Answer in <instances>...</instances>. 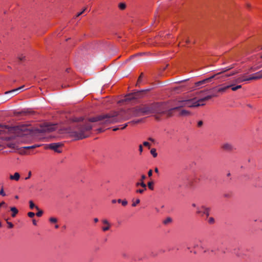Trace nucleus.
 Instances as JSON below:
<instances>
[{"label":"nucleus","instance_id":"f257e3e1","mask_svg":"<svg viewBox=\"0 0 262 262\" xmlns=\"http://www.w3.org/2000/svg\"><path fill=\"white\" fill-rule=\"evenodd\" d=\"M119 114L114 112L109 114H101L87 120L82 118H76L74 121L78 122L74 128L69 131L70 136L75 137L77 140L83 139L87 138L90 134L93 126L92 122H98L100 125H105L120 122L118 118Z\"/></svg>","mask_w":262,"mask_h":262},{"label":"nucleus","instance_id":"f03ea898","mask_svg":"<svg viewBox=\"0 0 262 262\" xmlns=\"http://www.w3.org/2000/svg\"><path fill=\"white\" fill-rule=\"evenodd\" d=\"M162 103H155L150 104H142L133 107L125 112L124 116L121 117L119 114L118 118L121 121V119L126 120L133 117H139L140 116L148 115L152 113L159 114L162 113Z\"/></svg>","mask_w":262,"mask_h":262},{"label":"nucleus","instance_id":"7ed1b4c3","mask_svg":"<svg viewBox=\"0 0 262 262\" xmlns=\"http://www.w3.org/2000/svg\"><path fill=\"white\" fill-rule=\"evenodd\" d=\"M31 130V127L26 124L14 126L0 124V134H12L16 136H23L30 134Z\"/></svg>","mask_w":262,"mask_h":262},{"label":"nucleus","instance_id":"20e7f679","mask_svg":"<svg viewBox=\"0 0 262 262\" xmlns=\"http://www.w3.org/2000/svg\"><path fill=\"white\" fill-rule=\"evenodd\" d=\"M185 105L188 107H195L205 105L204 103H200L199 99L196 97L185 99Z\"/></svg>","mask_w":262,"mask_h":262},{"label":"nucleus","instance_id":"39448f33","mask_svg":"<svg viewBox=\"0 0 262 262\" xmlns=\"http://www.w3.org/2000/svg\"><path fill=\"white\" fill-rule=\"evenodd\" d=\"M178 107H173L168 110H166L164 108L163 104H162V110L163 111L162 113H159L160 115H166L167 117H169L172 116L173 112L175 110H178Z\"/></svg>","mask_w":262,"mask_h":262},{"label":"nucleus","instance_id":"423d86ee","mask_svg":"<svg viewBox=\"0 0 262 262\" xmlns=\"http://www.w3.org/2000/svg\"><path fill=\"white\" fill-rule=\"evenodd\" d=\"M62 144L60 142L53 143L49 144L48 147L51 149L54 150L55 151L60 153L61 151L59 149V148L62 146Z\"/></svg>","mask_w":262,"mask_h":262},{"label":"nucleus","instance_id":"0eeeda50","mask_svg":"<svg viewBox=\"0 0 262 262\" xmlns=\"http://www.w3.org/2000/svg\"><path fill=\"white\" fill-rule=\"evenodd\" d=\"M56 129L55 124H46L41 129L42 132H51Z\"/></svg>","mask_w":262,"mask_h":262},{"label":"nucleus","instance_id":"6e6552de","mask_svg":"<svg viewBox=\"0 0 262 262\" xmlns=\"http://www.w3.org/2000/svg\"><path fill=\"white\" fill-rule=\"evenodd\" d=\"M136 186L137 187H142V188H139V189H137L136 190V192L137 193H143L145 190H146V185L145 183H144L143 181H141V182H138L136 184Z\"/></svg>","mask_w":262,"mask_h":262},{"label":"nucleus","instance_id":"1a4fd4ad","mask_svg":"<svg viewBox=\"0 0 262 262\" xmlns=\"http://www.w3.org/2000/svg\"><path fill=\"white\" fill-rule=\"evenodd\" d=\"M262 78V70L254 73L248 78L250 80H257Z\"/></svg>","mask_w":262,"mask_h":262},{"label":"nucleus","instance_id":"9d476101","mask_svg":"<svg viewBox=\"0 0 262 262\" xmlns=\"http://www.w3.org/2000/svg\"><path fill=\"white\" fill-rule=\"evenodd\" d=\"M216 75H214L208 78H206V79H205L204 80H202L201 81H198L197 82L195 83V86H200L202 84H205L207 82H210L211 81V80L212 79H213V78L215 77V76H216Z\"/></svg>","mask_w":262,"mask_h":262},{"label":"nucleus","instance_id":"9b49d317","mask_svg":"<svg viewBox=\"0 0 262 262\" xmlns=\"http://www.w3.org/2000/svg\"><path fill=\"white\" fill-rule=\"evenodd\" d=\"M222 148L224 150L227 151H232L234 149L233 146L232 144L228 143H224L222 146Z\"/></svg>","mask_w":262,"mask_h":262},{"label":"nucleus","instance_id":"f8f14e48","mask_svg":"<svg viewBox=\"0 0 262 262\" xmlns=\"http://www.w3.org/2000/svg\"><path fill=\"white\" fill-rule=\"evenodd\" d=\"M148 90H141L139 91H137L135 92H134V95L135 99H139L143 96V94L145 92L147 91Z\"/></svg>","mask_w":262,"mask_h":262},{"label":"nucleus","instance_id":"ddd939ff","mask_svg":"<svg viewBox=\"0 0 262 262\" xmlns=\"http://www.w3.org/2000/svg\"><path fill=\"white\" fill-rule=\"evenodd\" d=\"M217 95L215 94H211L210 95H208L203 98H201L199 99V101H200V103H203V102L205 101L211 99L213 97H216Z\"/></svg>","mask_w":262,"mask_h":262},{"label":"nucleus","instance_id":"4468645a","mask_svg":"<svg viewBox=\"0 0 262 262\" xmlns=\"http://www.w3.org/2000/svg\"><path fill=\"white\" fill-rule=\"evenodd\" d=\"M203 207H205V206H201V207H197L196 209V214L202 216L204 215V208H203Z\"/></svg>","mask_w":262,"mask_h":262},{"label":"nucleus","instance_id":"2eb2a0df","mask_svg":"<svg viewBox=\"0 0 262 262\" xmlns=\"http://www.w3.org/2000/svg\"><path fill=\"white\" fill-rule=\"evenodd\" d=\"M185 101H186L185 99L179 101L177 103V106H176L175 107H178V110H179L181 107H186V105H185Z\"/></svg>","mask_w":262,"mask_h":262},{"label":"nucleus","instance_id":"dca6fc26","mask_svg":"<svg viewBox=\"0 0 262 262\" xmlns=\"http://www.w3.org/2000/svg\"><path fill=\"white\" fill-rule=\"evenodd\" d=\"M244 76L239 77L238 78H237V79H236L234 80V82L235 83H241V82H244V81L250 80V79H248V78H244Z\"/></svg>","mask_w":262,"mask_h":262},{"label":"nucleus","instance_id":"f3484780","mask_svg":"<svg viewBox=\"0 0 262 262\" xmlns=\"http://www.w3.org/2000/svg\"><path fill=\"white\" fill-rule=\"evenodd\" d=\"M134 99H135L134 95L133 93H130V94H127L125 96V99H124V100L125 101H131V100H134Z\"/></svg>","mask_w":262,"mask_h":262},{"label":"nucleus","instance_id":"a211bd4d","mask_svg":"<svg viewBox=\"0 0 262 262\" xmlns=\"http://www.w3.org/2000/svg\"><path fill=\"white\" fill-rule=\"evenodd\" d=\"M24 88V85L21 86L18 88L13 89L11 91L7 92L5 93V94H8V93H15V94H17L19 91L22 90Z\"/></svg>","mask_w":262,"mask_h":262},{"label":"nucleus","instance_id":"6ab92c4d","mask_svg":"<svg viewBox=\"0 0 262 262\" xmlns=\"http://www.w3.org/2000/svg\"><path fill=\"white\" fill-rule=\"evenodd\" d=\"M233 85V84H231V85H227V86H224L223 88H219L217 90V92H219V93H223V92H225V91L226 90H227L229 88H231Z\"/></svg>","mask_w":262,"mask_h":262},{"label":"nucleus","instance_id":"aec40b11","mask_svg":"<svg viewBox=\"0 0 262 262\" xmlns=\"http://www.w3.org/2000/svg\"><path fill=\"white\" fill-rule=\"evenodd\" d=\"M10 210L12 212L11 216L13 217H14L18 212L17 209L15 207H11Z\"/></svg>","mask_w":262,"mask_h":262},{"label":"nucleus","instance_id":"412c9836","mask_svg":"<svg viewBox=\"0 0 262 262\" xmlns=\"http://www.w3.org/2000/svg\"><path fill=\"white\" fill-rule=\"evenodd\" d=\"M190 115V112L185 110H182L180 111L179 115L182 116H188Z\"/></svg>","mask_w":262,"mask_h":262},{"label":"nucleus","instance_id":"4be33fe9","mask_svg":"<svg viewBox=\"0 0 262 262\" xmlns=\"http://www.w3.org/2000/svg\"><path fill=\"white\" fill-rule=\"evenodd\" d=\"M203 208H204V211H203V213H204V215H206L207 217L209 216V211H210V208H208V207H203Z\"/></svg>","mask_w":262,"mask_h":262},{"label":"nucleus","instance_id":"5701e85b","mask_svg":"<svg viewBox=\"0 0 262 262\" xmlns=\"http://www.w3.org/2000/svg\"><path fill=\"white\" fill-rule=\"evenodd\" d=\"M29 204H30V208L31 209H33V208H35L36 209V210H39L38 207L37 206H35L32 201H29Z\"/></svg>","mask_w":262,"mask_h":262},{"label":"nucleus","instance_id":"b1692460","mask_svg":"<svg viewBox=\"0 0 262 262\" xmlns=\"http://www.w3.org/2000/svg\"><path fill=\"white\" fill-rule=\"evenodd\" d=\"M150 152V154L152 155V156L154 158H156V157H157L158 154L157 153L156 148H152V149H151Z\"/></svg>","mask_w":262,"mask_h":262},{"label":"nucleus","instance_id":"393cba45","mask_svg":"<svg viewBox=\"0 0 262 262\" xmlns=\"http://www.w3.org/2000/svg\"><path fill=\"white\" fill-rule=\"evenodd\" d=\"M154 184H155L154 181H149L147 184V185H148V188L150 190H153Z\"/></svg>","mask_w":262,"mask_h":262},{"label":"nucleus","instance_id":"a878e982","mask_svg":"<svg viewBox=\"0 0 262 262\" xmlns=\"http://www.w3.org/2000/svg\"><path fill=\"white\" fill-rule=\"evenodd\" d=\"M172 222V219L170 217H167L164 221H163V223L164 224H167L168 223H170Z\"/></svg>","mask_w":262,"mask_h":262},{"label":"nucleus","instance_id":"bb28decb","mask_svg":"<svg viewBox=\"0 0 262 262\" xmlns=\"http://www.w3.org/2000/svg\"><path fill=\"white\" fill-rule=\"evenodd\" d=\"M119 8L121 10H124L126 8V4L125 3H120L118 6Z\"/></svg>","mask_w":262,"mask_h":262},{"label":"nucleus","instance_id":"cd10ccee","mask_svg":"<svg viewBox=\"0 0 262 262\" xmlns=\"http://www.w3.org/2000/svg\"><path fill=\"white\" fill-rule=\"evenodd\" d=\"M7 146L9 147L13 148V149H15L17 148V146L15 143H9L7 144Z\"/></svg>","mask_w":262,"mask_h":262},{"label":"nucleus","instance_id":"c85d7f7f","mask_svg":"<svg viewBox=\"0 0 262 262\" xmlns=\"http://www.w3.org/2000/svg\"><path fill=\"white\" fill-rule=\"evenodd\" d=\"M13 176H14V180H18V179L20 178V175L18 172H15L13 174Z\"/></svg>","mask_w":262,"mask_h":262},{"label":"nucleus","instance_id":"c756f323","mask_svg":"<svg viewBox=\"0 0 262 262\" xmlns=\"http://www.w3.org/2000/svg\"><path fill=\"white\" fill-rule=\"evenodd\" d=\"M242 88V85H238L236 86H231V89L232 91H236L237 90L239 89H241Z\"/></svg>","mask_w":262,"mask_h":262},{"label":"nucleus","instance_id":"7c9ffc66","mask_svg":"<svg viewBox=\"0 0 262 262\" xmlns=\"http://www.w3.org/2000/svg\"><path fill=\"white\" fill-rule=\"evenodd\" d=\"M39 145H32V146H25L24 147V148H25V149H33V148H35L37 147H39Z\"/></svg>","mask_w":262,"mask_h":262},{"label":"nucleus","instance_id":"2f4dec72","mask_svg":"<svg viewBox=\"0 0 262 262\" xmlns=\"http://www.w3.org/2000/svg\"><path fill=\"white\" fill-rule=\"evenodd\" d=\"M215 221L213 217H210L208 219V222L210 224H212L214 223Z\"/></svg>","mask_w":262,"mask_h":262},{"label":"nucleus","instance_id":"473e14b6","mask_svg":"<svg viewBox=\"0 0 262 262\" xmlns=\"http://www.w3.org/2000/svg\"><path fill=\"white\" fill-rule=\"evenodd\" d=\"M232 68H233V67H229V68H226L224 69V70L222 72L217 73L216 75H218V74H220L221 73L225 72H226V71L231 69Z\"/></svg>","mask_w":262,"mask_h":262},{"label":"nucleus","instance_id":"72a5a7b5","mask_svg":"<svg viewBox=\"0 0 262 262\" xmlns=\"http://www.w3.org/2000/svg\"><path fill=\"white\" fill-rule=\"evenodd\" d=\"M18 59L19 61H23V60H24L25 59V56H24L23 55H20L18 57Z\"/></svg>","mask_w":262,"mask_h":262},{"label":"nucleus","instance_id":"f704fd0d","mask_svg":"<svg viewBox=\"0 0 262 262\" xmlns=\"http://www.w3.org/2000/svg\"><path fill=\"white\" fill-rule=\"evenodd\" d=\"M86 10V8H84L81 12L77 13L76 17H78L80 15H81V14H82L83 13H84V12Z\"/></svg>","mask_w":262,"mask_h":262},{"label":"nucleus","instance_id":"c9c22d12","mask_svg":"<svg viewBox=\"0 0 262 262\" xmlns=\"http://www.w3.org/2000/svg\"><path fill=\"white\" fill-rule=\"evenodd\" d=\"M110 226H111V225H107L106 226L102 227V230L103 231H106L108 230L110 228Z\"/></svg>","mask_w":262,"mask_h":262},{"label":"nucleus","instance_id":"e433bc0d","mask_svg":"<svg viewBox=\"0 0 262 262\" xmlns=\"http://www.w3.org/2000/svg\"><path fill=\"white\" fill-rule=\"evenodd\" d=\"M43 214V211L39 209L38 212L36 213V215L38 217L41 216Z\"/></svg>","mask_w":262,"mask_h":262},{"label":"nucleus","instance_id":"4c0bfd02","mask_svg":"<svg viewBox=\"0 0 262 262\" xmlns=\"http://www.w3.org/2000/svg\"><path fill=\"white\" fill-rule=\"evenodd\" d=\"M49 221L50 222L53 223H56L57 222V220L55 217H51L50 218Z\"/></svg>","mask_w":262,"mask_h":262},{"label":"nucleus","instance_id":"58836bf2","mask_svg":"<svg viewBox=\"0 0 262 262\" xmlns=\"http://www.w3.org/2000/svg\"><path fill=\"white\" fill-rule=\"evenodd\" d=\"M140 201L139 199H137L136 201L132 204L133 207H135L137 204L140 203Z\"/></svg>","mask_w":262,"mask_h":262},{"label":"nucleus","instance_id":"ea45409f","mask_svg":"<svg viewBox=\"0 0 262 262\" xmlns=\"http://www.w3.org/2000/svg\"><path fill=\"white\" fill-rule=\"evenodd\" d=\"M143 75V73H141L140 76L139 77L137 84H138L141 82Z\"/></svg>","mask_w":262,"mask_h":262},{"label":"nucleus","instance_id":"a19ab883","mask_svg":"<svg viewBox=\"0 0 262 262\" xmlns=\"http://www.w3.org/2000/svg\"><path fill=\"white\" fill-rule=\"evenodd\" d=\"M6 221H7V220H6ZM7 223L9 228H12L13 227V224L12 223L7 221Z\"/></svg>","mask_w":262,"mask_h":262},{"label":"nucleus","instance_id":"79ce46f5","mask_svg":"<svg viewBox=\"0 0 262 262\" xmlns=\"http://www.w3.org/2000/svg\"><path fill=\"white\" fill-rule=\"evenodd\" d=\"M28 215L30 217H33L35 215V213L33 212H28Z\"/></svg>","mask_w":262,"mask_h":262},{"label":"nucleus","instance_id":"37998d69","mask_svg":"<svg viewBox=\"0 0 262 262\" xmlns=\"http://www.w3.org/2000/svg\"><path fill=\"white\" fill-rule=\"evenodd\" d=\"M102 223L105 224V225H110V223L108 222V221L107 220H103L102 221Z\"/></svg>","mask_w":262,"mask_h":262},{"label":"nucleus","instance_id":"c03bdc74","mask_svg":"<svg viewBox=\"0 0 262 262\" xmlns=\"http://www.w3.org/2000/svg\"><path fill=\"white\" fill-rule=\"evenodd\" d=\"M0 195L2 196H5L6 194L4 191L3 188H2L1 190H0Z\"/></svg>","mask_w":262,"mask_h":262},{"label":"nucleus","instance_id":"a18cd8bd","mask_svg":"<svg viewBox=\"0 0 262 262\" xmlns=\"http://www.w3.org/2000/svg\"><path fill=\"white\" fill-rule=\"evenodd\" d=\"M31 171H29V173H28V175L27 177H25L24 178V179L25 180H27L28 179H29L30 178H31Z\"/></svg>","mask_w":262,"mask_h":262},{"label":"nucleus","instance_id":"49530a36","mask_svg":"<svg viewBox=\"0 0 262 262\" xmlns=\"http://www.w3.org/2000/svg\"><path fill=\"white\" fill-rule=\"evenodd\" d=\"M121 204L123 206H125L127 204V201L125 200H122Z\"/></svg>","mask_w":262,"mask_h":262},{"label":"nucleus","instance_id":"de8ad7c7","mask_svg":"<svg viewBox=\"0 0 262 262\" xmlns=\"http://www.w3.org/2000/svg\"><path fill=\"white\" fill-rule=\"evenodd\" d=\"M143 144L144 146L148 147V148H149V143L148 142L145 141L143 143Z\"/></svg>","mask_w":262,"mask_h":262},{"label":"nucleus","instance_id":"09e8293b","mask_svg":"<svg viewBox=\"0 0 262 262\" xmlns=\"http://www.w3.org/2000/svg\"><path fill=\"white\" fill-rule=\"evenodd\" d=\"M139 150L140 154H141L143 151V147L141 144L139 145Z\"/></svg>","mask_w":262,"mask_h":262},{"label":"nucleus","instance_id":"8fccbe9b","mask_svg":"<svg viewBox=\"0 0 262 262\" xmlns=\"http://www.w3.org/2000/svg\"><path fill=\"white\" fill-rule=\"evenodd\" d=\"M203 124V122L202 121H199L198 122V127H201Z\"/></svg>","mask_w":262,"mask_h":262},{"label":"nucleus","instance_id":"3c124183","mask_svg":"<svg viewBox=\"0 0 262 262\" xmlns=\"http://www.w3.org/2000/svg\"><path fill=\"white\" fill-rule=\"evenodd\" d=\"M152 170L150 169L148 172V175L150 177L152 176Z\"/></svg>","mask_w":262,"mask_h":262},{"label":"nucleus","instance_id":"603ef678","mask_svg":"<svg viewBox=\"0 0 262 262\" xmlns=\"http://www.w3.org/2000/svg\"><path fill=\"white\" fill-rule=\"evenodd\" d=\"M97 130H98V133H101V132H103V129L101 128H99L97 129Z\"/></svg>","mask_w":262,"mask_h":262},{"label":"nucleus","instance_id":"864d4df0","mask_svg":"<svg viewBox=\"0 0 262 262\" xmlns=\"http://www.w3.org/2000/svg\"><path fill=\"white\" fill-rule=\"evenodd\" d=\"M142 180H144L146 178V176L145 174H142L141 176Z\"/></svg>","mask_w":262,"mask_h":262},{"label":"nucleus","instance_id":"5fc2aeb1","mask_svg":"<svg viewBox=\"0 0 262 262\" xmlns=\"http://www.w3.org/2000/svg\"><path fill=\"white\" fill-rule=\"evenodd\" d=\"M237 72H233V73H231V74H229V75H227V76H232V75H235V74H236Z\"/></svg>","mask_w":262,"mask_h":262},{"label":"nucleus","instance_id":"6e6d98bb","mask_svg":"<svg viewBox=\"0 0 262 262\" xmlns=\"http://www.w3.org/2000/svg\"><path fill=\"white\" fill-rule=\"evenodd\" d=\"M10 179L12 180H14L13 175H12V174L10 175Z\"/></svg>","mask_w":262,"mask_h":262},{"label":"nucleus","instance_id":"4d7b16f0","mask_svg":"<svg viewBox=\"0 0 262 262\" xmlns=\"http://www.w3.org/2000/svg\"><path fill=\"white\" fill-rule=\"evenodd\" d=\"M148 140H149V141H150L151 142H154L155 141V140L153 138H148Z\"/></svg>","mask_w":262,"mask_h":262},{"label":"nucleus","instance_id":"13d9d810","mask_svg":"<svg viewBox=\"0 0 262 262\" xmlns=\"http://www.w3.org/2000/svg\"><path fill=\"white\" fill-rule=\"evenodd\" d=\"M0 204H1V207L3 206V205H6V204H5V203L4 202H2L0 203Z\"/></svg>","mask_w":262,"mask_h":262},{"label":"nucleus","instance_id":"bf43d9fd","mask_svg":"<svg viewBox=\"0 0 262 262\" xmlns=\"http://www.w3.org/2000/svg\"><path fill=\"white\" fill-rule=\"evenodd\" d=\"M32 222H33V225H36V221H35V220H33Z\"/></svg>","mask_w":262,"mask_h":262},{"label":"nucleus","instance_id":"052dcab7","mask_svg":"<svg viewBox=\"0 0 262 262\" xmlns=\"http://www.w3.org/2000/svg\"><path fill=\"white\" fill-rule=\"evenodd\" d=\"M94 221L95 222V223H97L98 222V219L97 218H95L94 219Z\"/></svg>","mask_w":262,"mask_h":262},{"label":"nucleus","instance_id":"680f3d73","mask_svg":"<svg viewBox=\"0 0 262 262\" xmlns=\"http://www.w3.org/2000/svg\"><path fill=\"white\" fill-rule=\"evenodd\" d=\"M122 200H121V199H118L117 202L119 203H122Z\"/></svg>","mask_w":262,"mask_h":262},{"label":"nucleus","instance_id":"e2e57ef3","mask_svg":"<svg viewBox=\"0 0 262 262\" xmlns=\"http://www.w3.org/2000/svg\"><path fill=\"white\" fill-rule=\"evenodd\" d=\"M192 206L193 207H195L196 208L198 207V206H196V204L195 203L192 204Z\"/></svg>","mask_w":262,"mask_h":262},{"label":"nucleus","instance_id":"0e129e2a","mask_svg":"<svg viewBox=\"0 0 262 262\" xmlns=\"http://www.w3.org/2000/svg\"><path fill=\"white\" fill-rule=\"evenodd\" d=\"M116 202H117V200H113L112 201V203L113 204L116 203Z\"/></svg>","mask_w":262,"mask_h":262},{"label":"nucleus","instance_id":"69168bd1","mask_svg":"<svg viewBox=\"0 0 262 262\" xmlns=\"http://www.w3.org/2000/svg\"><path fill=\"white\" fill-rule=\"evenodd\" d=\"M190 42V40H189V39H187L186 40V42L187 43H189Z\"/></svg>","mask_w":262,"mask_h":262},{"label":"nucleus","instance_id":"338daca9","mask_svg":"<svg viewBox=\"0 0 262 262\" xmlns=\"http://www.w3.org/2000/svg\"><path fill=\"white\" fill-rule=\"evenodd\" d=\"M127 126V124H125L123 127H122V129H124L125 128L126 126Z\"/></svg>","mask_w":262,"mask_h":262},{"label":"nucleus","instance_id":"774afa93","mask_svg":"<svg viewBox=\"0 0 262 262\" xmlns=\"http://www.w3.org/2000/svg\"><path fill=\"white\" fill-rule=\"evenodd\" d=\"M155 171L156 172L158 173V169L157 168H156L155 169Z\"/></svg>","mask_w":262,"mask_h":262}]
</instances>
